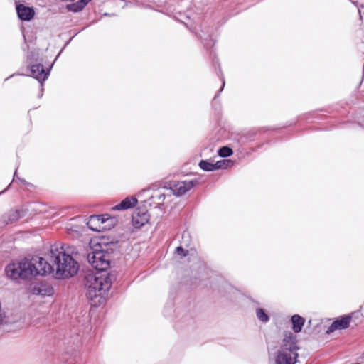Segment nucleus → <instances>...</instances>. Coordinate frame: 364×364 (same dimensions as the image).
Returning a JSON list of instances; mask_svg holds the SVG:
<instances>
[{"mask_svg":"<svg viewBox=\"0 0 364 364\" xmlns=\"http://www.w3.org/2000/svg\"><path fill=\"white\" fill-rule=\"evenodd\" d=\"M23 37L24 39V45L22 46V50L23 52H26V60L28 61L26 68L31 73L29 75H32L33 70H36V73H41L43 71L48 70V66L45 67L43 60H41V62H38V51L36 49L29 50V46L26 43V38L23 33Z\"/></svg>","mask_w":364,"mask_h":364,"instance_id":"nucleus-8","label":"nucleus"},{"mask_svg":"<svg viewBox=\"0 0 364 364\" xmlns=\"http://www.w3.org/2000/svg\"><path fill=\"white\" fill-rule=\"evenodd\" d=\"M357 314H358V312L355 311L354 313L343 314L335 318L333 322L326 330V333L330 335L337 330L347 329L350 325L353 316Z\"/></svg>","mask_w":364,"mask_h":364,"instance_id":"nucleus-14","label":"nucleus"},{"mask_svg":"<svg viewBox=\"0 0 364 364\" xmlns=\"http://www.w3.org/2000/svg\"><path fill=\"white\" fill-rule=\"evenodd\" d=\"M32 261L35 262V266L38 268L39 275L46 276L54 272V267L44 257L40 256H33Z\"/></svg>","mask_w":364,"mask_h":364,"instance_id":"nucleus-17","label":"nucleus"},{"mask_svg":"<svg viewBox=\"0 0 364 364\" xmlns=\"http://www.w3.org/2000/svg\"><path fill=\"white\" fill-rule=\"evenodd\" d=\"M68 1L65 8L70 12L78 13L82 11L92 0H61Z\"/></svg>","mask_w":364,"mask_h":364,"instance_id":"nucleus-20","label":"nucleus"},{"mask_svg":"<svg viewBox=\"0 0 364 364\" xmlns=\"http://www.w3.org/2000/svg\"><path fill=\"white\" fill-rule=\"evenodd\" d=\"M173 292L171 291L169 294V298L165 304L164 309V315L166 317H171L172 312L176 314V321L174 327L176 329H182L188 328V326H193L195 323L194 311L192 310V306L189 304L184 309L177 307L176 309H173V298H172Z\"/></svg>","mask_w":364,"mask_h":364,"instance_id":"nucleus-6","label":"nucleus"},{"mask_svg":"<svg viewBox=\"0 0 364 364\" xmlns=\"http://www.w3.org/2000/svg\"><path fill=\"white\" fill-rule=\"evenodd\" d=\"M138 203V200L134 196H127L120 203L112 208L113 210L122 211L127 210L135 207Z\"/></svg>","mask_w":364,"mask_h":364,"instance_id":"nucleus-21","label":"nucleus"},{"mask_svg":"<svg viewBox=\"0 0 364 364\" xmlns=\"http://www.w3.org/2000/svg\"><path fill=\"white\" fill-rule=\"evenodd\" d=\"M16 11L18 18L21 21H31L36 14L33 6H28L23 4H16Z\"/></svg>","mask_w":364,"mask_h":364,"instance_id":"nucleus-18","label":"nucleus"},{"mask_svg":"<svg viewBox=\"0 0 364 364\" xmlns=\"http://www.w3.org/2000/svg\"><path fill=\"white\" fill-rule=\"evenodd\" d=\"M103 16H114V14H109V13H105V14H103Z\"/></svg>","mask_w":364,"mask_h":364,"instance_id":"nucleus-38","label":"nucleus"},{"mask_svg":"<svg viewBox=\"0 0 364 364\" xmlns=\"http://www.w3.org/2000/svg\"><path fill=\"white\" fill-rule=\"evenodd\" d=\"M73 37H71L70 38V39L65 42V45L63 46V47L60 49V50L58 52V53L57 54V55L55 56L54 60L52 62L54 64L55 63V62L58 60V58L60 56V55L62 54V53L63 52V50H65V48L68 46V44L71 42V41L73 40Z\"/></svg>","mask_w":364,"mask_h":364,"instance_id":"nucleus-31","label":"nucleus"},{"mask_svg":"<svg viewBox=\"0 0 364 364\" xmlns=\"http://www.w3.org/2000/svg\"><path fill=\"white\" fill-rule=\"evenodd\" d=\"M214 280L215 281V283H213V281L210 282V287L214 291H218L223 296L230 299L229 295L235 291L233 286L229 284L220 276H217L214 278Z\"/></svg>","mask_w":364,"mask_h":364,"instance_id":"nucleus-16","label":"nucleus"},{"mask_svg":"<svg viewBox=\"0 0 364 364\" xmlns=\"http://www.w3.org/2000/svg\"><path fill=\"white\" fill-rule=\"evenodd\" d=\"M173 18L176 21L182 23L200 40L204 48L209 52L210 58L214 56L215 53L212 48L216 42V28L206 26L204 23L199 25L200 16L197 14L192 13L191 10L176 11L173 14Z\"/></svg>","mask_w":364,"mask_h":364,"instance_id":"nucleus-3","label":"nucleus"},{"mask_svg":"<svg viewBox=\"0 0 364 364\" xmlns=\"http://www.w3.org/2000/svg\"><path fill=\"white\" fill-rule=\"evenodd\" d=\"M359 14H360V18H362V16H361V14H360V11H359Z\"/></svg>","mask_w":364,"mask_h":364,"instance_id":"nucleus-41","label":"nucleus"},{"mask_svg":"<svg viewBox=\"0 0 364 364\" xmlns=\"http://www.w3.org/2000/svg\"><path fill=\"white\" fill-rule=\"evenodd\" d=\"M164 206H165L164 203L162 202V203H156L154 208L162 210L164 208Z\"/></svg>","mask_w":364,"mask_h":364,"instance_id":"nucleus-33","label":"nucleus"},{"mask_svg":"<svg viewBox=\"0 0 364 364\" xmlns=\"http://www.w3.org/2000/svg\"><path fill=\"white\" fill-rule=\"evenodd\" d=\"M73 37H71L70 38V39L65 42V45L63 46V47L60 49V50L58 52V53L57 54V55L55 56L54 60L52 62L54 64L55 63V62L58 60V58L60 56V55L62 54V53L63 52V50H65V48L68 46V44L71 42V41L73 40Z\"/></svg>","mask_w":364,"mask_h":364,"instance_id":"nucleus-30","label":"nucleus"},{"mask_svg":"<svg viewBox=\"0 0 364 364\" xmlns=\"http://www.w3.org/2000/svg\"><path fill=\"white\" fill-rule=\"evenodd\" d=\"M175 253L179 255L181 257H185L188 255V250L185 249L181 245L176 247Z\"/></svg>","mask_w":364,"mask_h":364,"instance_id":"nucleus-29","label":"nucleus"},{"mask_svg":"<svg viewBox=\"0 0 364 364\" xmlns=\"http://www.w3.org/2000/svg\"><path fill=\"white\" fill-rule=\"evenodd\" d=\"M235 161L232 159H223L215 162V171L217 170H227L232 167Z\"/></svg>","mask_w":364,"mask_h":364,"instance_id":"nucleus-24","label":"nucleus"},{"mask_svg":"<svg viewBox=\"0 0 364 364\" xmlns=\"http://www.w3.org/2000/svg\"><path fill=\"white\" fill-rule=\"evenodd\" d=\"M15 210H11L1 217V222L4 225L12 224L19 220V215Z\"/></svg>","mask_w":364,"mask_h":364,"instance_id":"nucleus-23","label":"nucleus"},{"mask_svg":"<svg viewBox=\"0 0 364 364\" xmlns=\"http://www.w3.org/2000/svg\"><path fill=\"white\" fill-rule=\"evenodd\" d=\"M212 65L213 67L218 70H216L217 75L220 77L222 84L219 90L215 93V96L213 97L212 102H211V106L213 109L214 110L215 114L217 117H220L222 114L223 107L220 101L218 100L221 92L223 91L224 87L225 86V77L222 73V70L220 68V64L219 63V60L218 59L216 54H214V56L212 58Z\"/></svg>","mask_w":364,"mask_h":364,"instance_id":"nucleus-9","label":"nucleus"},{"mask_svg":"<svg viewBox=\"0 0 364 364\" xmlns=\"http://www.w3.org/2000/svg\"><path fill=\"white\" fill-rule=\"evenodd\" d=\"M299 353L291 354V353L277 350L274 362L275 364H296L299 361Z\"/></svg>","mask_w":364,"mask_h":364,"instance_id":"nucleus-19","label":"nucleus"},{"mask_svg":"<svg viewBox=\"0 0 364 364\" xmlns=\"http://www.w3.org/2000/svg\"><path fill=\"white\" fill-rule=\"evenodd\" d=\"M98 224H99V223H92V225H94V226H98Z\"/></svg>","mask_w":364,"mask_h":364,"instance_id":"nucleus-40","label":"nucleus"},{"mask_svg":"<svg viewBox=\"0 0 364 364\" xmlns=\"http://www.w3.org/2000/svg\"><path fill=\"white\" fill-rule=\"evenodd\" d=\"M6 277L15 284L29 282L39 276L38 268L31 258L24 257L11 260L4 267Z\"/></svg>","mask_w":364,"mask_h":364,"instance_id":"nucleus-5","label":"nucleus"},{"mask_svg":"<svg viewBox=\"0 0 364 364\" xmlns=\"http://www.w3.org/2000/svg\"><path fill=\"white\" fill-rule=\"evenodd\" d=\"M18 180L24 185L27 184V181L24 178H18Z\"/></svg>","mask_w":364,"mask_h":364,"instance_id":"nucleus-37","label":"nucleus"},{"mask_svg":"<svg viewBox=\"0 0 364 364\" xmlns=\"http://www.w3.org/2000/svg\"><path fill=\"white\" fill-rule=\"evenodd\" d=\"M277 141H279V139H275V142H277Z\"/></svg>","mask_w":364,"mask_h":364,"instance_id":"nucleus-44","label":"nucleus"},{"mask_svg":"<svg viewBox=\"0 0 364 364\" xmlns=\"http://www.w3.org/2000/svg\"><path fill=\"white\" fill-rule=\"evenodd\" d=\"M198 166L204 171L210 172L215 171V162L210 159H201L198 163Z\"/></svg>","mask_w":364,"mask_h":364,"instance_id":"nucleus-26","label":"nucleus"},{"mask_svg":"<svg viewBox=\"0 0 364 364\" xmlns=\"http://www.w3.org/2000/svg\"><path fill=\"white\" fill-rule=\"evenodd\" d=\"M16 173H17V169L15 170V172L14 173V179L16 177Z\"/></svg>","mask_w":364,"mask_h":364,"instance_id":"nucleus-39","label":"nucleus"},{"mask_svg":"<svg viewBox=\"0 0 364 364\" xmlns=\"http://www.w3.org/2000/svg\"><path fill=\"white\" fill-rule=\"evenodd\" d=\"M217 153L220 157L226 159L231 156L234 154V151L232 148L226 145L219 147Z\"/></svg>","mask_w":364,"mask_h":364,"instance_id":"nucleus-27","label":"nucleus"},{"mask_svg":"<svg viewBox=\"0 0 364 364\" xmlns=\"http://www.w3.org/2000/svg\"><path fill=\"white\" fill-rule=\"evenodd\" d=\"M28 291L31 294L43 298L52 296L55 293L53 287L44 281L31 283L28 287Z\"/></svg>","mask_w":364,"mask_h":364,"instance_id":"nucleus-12","label":"nucleus"},{"mask_svg":"<svg viewBox=\"0 0 364 364\" xmlns=\"http://www.w3.org/2000/svg\"><path fill=\"white\" fill-rule=\"evenodd\" d=\"M292 333L294 334L301 332L305 323L306 318L299 314H295L290 317Z\"/></svg>","mask_w":364,"mask_h":364,"instance_id":"nucleus-22","label":"nucleus"},{"mask_svg":"<svg viewBox=\"0 0 364 364\" xmlns=\"http://www.w3.org/2000/svg\"><path fill=\"white\" fill-rule=\"evenodd\" d=\"M53 66H54V63H50L48 65V70L43 71L41 73H36V70H33L32 75H25L23 73H14V74L11 75L10 76H9L8 77H6L4 80L6 81L9 79L13 77L14 75H23V76H27V77H32V78L36 80L40 85V89H39V92L38 94V98H41L44 93V87H43L44 83L48 79Z\"/></svg>","mask_w":364,"mask_h":364,"instance_id":"nucleus-10","label":"nucleus"},{"mask_svg":"<svg viewBox=\"0 0 364 364\" xmlns=\"http://www.w3.org/2000/svg\"><path fill=\"white\" fill-rule=\"evenodd\" d=\"M116 220L109 214L92 215L89 217L86 225L93 232H103L114 226Z\"/></svg>","mask_w":364,"mask_h":364,"instance_id":"nucleus-7","label":"nucleus"},{"mask_svg":"<svg viewBox=\"0 0 364 364\" xmlns=\"http://www.w3.org/2000/svg\"><path fill=\"white\" fill-rule=\"evenodd\" d=\"M165 198H166V196L164 193L156 194L154 196H151V197H149V198L148 200H144V204L148 205L149 206L151 207L152 206V203L151 202V200L156 199L158 200H164L165 199Z\"/></svg>","mask_w":364,"mask_h":364,"instance_id":"nucleus-28","label":"nucleus"},{"mask_svg":"<svg viewBox=\"0 0 364 364\" xmlns=\"http://www.w3.org/2000/svg\"><path fill=\"white\" fill-rule=\"evenodd\" d=\"M122 235L107 234L90 242V251L87 253V261L97 272H89L85 275L84 284L86 297L98 306L104 302L112 287L110 277L102 273L112 267L114 256L120 254Z\"/></svg>","mask_w":364,"mask_h":364,"instance_id":"nucleus-1","label":"nucleus"},{"mask_svg":"<svg viewBox=\"0 0 364 364\" xmlns=\"http://www.w3.org/2000/svg\"><path fill=\"white\" fill-rule=\"evenodd\" d=\"M16 210L18 212V213H19V220L24 218L28 211V209L23 208H16Z\"/></svg>","mask_w":364,"mask_h":364,"instance_id":"nucleus-32","label":"nucleus"},{"mask_svg":"<svg viewBox=\"0 0 364 364\" xmlns=\"http://www.w3.org/2000/svg\"><path fill=\"white\" fill-rule=\"evenodd\" d=\"M249 300L253 303V304H259V303L257 301H255L254 299H252V297H248Z\"/></svg>","mask_w":364,"mask_h":364,"instance_id":"nucleus-35","label":"nucleus"},{"mask_svg":"<svg viewBox=\"0 0 364 364\" xmlns=\"http://www.w3.org/2000/svg\"><path fill=\"white\" fill-rule=\"evenodd\" d=\"M243 150H244V149L241 148V154H242Z\"/></svg>","mask_w":364,"mask_h":364,"instance_id":"nucleus-43","label":"nucleus"},{"mask_svg":"<svg viewBox=\"0 0 364 364\" xmlns=\"http://www.w3.org/2000/svg\"><path fill=\"white\" fill-rule=\"evenodd\" d=\"M64 246V244L52 245L48 253L49 259L55 266L54 277L59 280L73 278L80 270V264L73 256V251H66Z\"/></svg>","mask_w":364,"mask_h":364,"instance_id":"nucleus-4","label":"nucleus"},{"mask_svg":"<svg viewBox=\"0 0 364 364\" xmlns=\"http://www.w3.org/2000/svg\"><path fill=\"white\" fill-rule=\"evenodd\" d=\"M350 105L347 102H338L330 106L326 109L314 110L299 115L295 119L287 121L281 126L262 127L256 129H252L241 137V143L245 141H259L255 146H250L249 151L246 152L249 154L256 152L262 149L265 144H269L273 134L269 132H276L282 135L285 140L289 139L296 133H301L304 130H309L311 128L305 129H291L287 132H282V129L287 127H294L299 124L302 127L305 124L316 123L318 121L328 119V126L323 128H316L314 130H331L337 124L350 123L349 120H345L350 113Z\"/></svg>","mask_w":364,"mask_h":364,"instance_id":"nucleus-2","label":"nucleus"},{"mask_svg":"<svg viewBox=\"0 0 364 364\" xmlns=\"http://www.w3.org/2000/svg\"><path fill=\"white\" fill-rule=\"evenodd\" d=\"M10 186H11V183L6 188H4L3 191H0V196L5 193L10 188Z\"/></svg>","mask_w":364,"mask_h":364,"instance_id":"nucleus-34","label":"nucleus"},{"mask_svg":"<svg viewBox=\"0 0 364 364\" xmlns=\"http://www.w3.org/2000/svg\"><path fill=\"white\" fill-rule=\"evenodd\" d=\"M199 184V179L193 178L191 180L178 181L176 184H174L173 188L168 187L167 186H164V188L166 189H171L173 192V194L176 197H181Z\"/></svg>","mask_w":364,"mask_h":364,"instance_id":"nucleus-13","label":"nucleus"},{"mask_svg":"<svg viewBox=\"0 0 364 364\" xmlns=\"http://www.w3.org/2000/svg\"><path fill=\"white\" fill-rule=\"evenodd\" d=\"M360 311H361V315L364 317V304L361 306Z\"/></svg>","mask_w":364,"mask_h":364,"instance_id":"nucleus-36","label":"nucleus"},{"mask_svg":"<svg viewBox=\"0 0 364 364\" xmlns=\"http://www.w3.org/2000/svg\"><path fill=\"white\" fill-rule=\"evenodd\" d=\"M144 204V207L137 208L132 215V224L135 229H141L149 223L150 215Z\"/></svg>","mask_w":364,"mask_h":364,"instance_id":"nucleus-15","label":"nucleus"},{"mask_svg":"<svg viewBox=\"0 0 364 364\" xmlns=\"http://www.w3.org/2000/svg\"><path fill=\"white\" fill-rule=\"evenodd\" d=\"M358 125H359L360 127H363V125L361 124V123H358Z\"/></svg>","mask_w":364,"mask_h":364,"instance_id":"nucleus-42","label":"nucleus"},{"mask_svg":"<svg viewBox=\"0 0 364 364\" xmlns=\"http://www.w3.org/2000/svg\"><path fill=\"white\" fill-rule=\"evenodd\" d=\"M300 349L298 345L297 336L289 331H284L283 333V338L278 350H282L291 354L299 353Z\"/></svg>","mask_w":364,"mask_h":364,"instance_id":"nucleus-11","label":"nucleus"},{"mask_svg":"<svg viewBox=\"0 0 364 364\" xmlns=\"http://www.w3.org/2000/svg\"><path fill=\"white\" fill-rule=\"evenodd\" d=\"M255 314L257 319L263 323H267L270 320L269 314L264 308L257 307L255 309Z\"/></svg>","mask_w":364,"mask_h":364,"instance_id":"nucleus-25","label":"nucleus"}]
</instances>
